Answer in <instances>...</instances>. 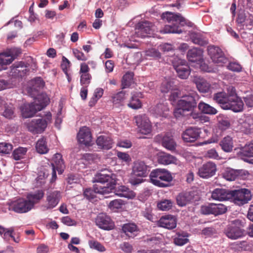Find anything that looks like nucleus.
<instances>
[{"instance_id":"4468645a","label":"nucleus","mask_w":253,"mask_h":253,"mask_svg":"<svg viewBox=\"0 0 253 253\" xmlns=\"http://www.w3.org/2000/svg\"><path fill=\"white\" fill-rule=\"evenodd\" d=\"M132 171L136 176L145 177L149 173V167L144 161L137 160L133 163Z\"/></svg>"},{"instance_id":"a878e982","label":"nucleus","mask_w":253,"mask_h":253,"mask_svg":"<svg viewBox=\"0 0 253 253\" xmlns=\"http://www.w3.org/2000/svg\"><path fill=\"white\" fill-rule=\"evenodd\" d=\"M10 70V75L15 77H22L28 72L27 67L22 62L15 63L11 66Z\"/></svg>"},{"instance_id":"9d476101","label":"nucleus","mask_w":253,"mask_h":253,"mask_svg":"<svg viewBox=\"0 0 253 253\" xmlns=\"http://www.w3.org/2000/svg\"><path fill=\"white\" fill-rule=\"evenodd\" d=\"M33 204L26 198L19 199L12 202L9 206V210L17 213H26L33 209Z\"/></svg>"},{"instance_id":"2f4dec72","label":"nucleus","mask_w":253,"mask_h":253,"mask_svg":"<svg viewBox=\"0 0 253 253\" xmlns=\"http://www.w3.org/2000/svg\"><path fill=\"white\" fill-rule=\"evenodd\" d=\"M122 230L129 238H134L138 232L137 226L134 223L125 224L122 227Z\"/></svg>"},{"instance_id":"72a5a7b5","label":"nucleus","mask_w":253,"mask_h":253,"mask_svg":"<svg viewBox=\"0 0 253 253\" xmlns=\"http://www.w3.org/2000/svg\"><path fill=\"white\" fill-rule=\"evenodd\" d=\"M158 161L161 164L168 165L171 164H176L177 160L175 157L169 154L162 153L159 156Z\"/></svg>"},{"instance_id":"c03bdc74","label":"nucleus","mask_w":253,"mask_h":253,"mask_svg":"<svg viewBox=\"0 0 253 253\" xmlns=\"http://www.w3.org/2000/svg\"><path fill=\"white\" fill-rule=\"evenodd\" d=\"M27 152V149L26 148L19 147L13 151L12 156L15 160H20L25 158Z\"/></svg>"},{"instance_id":"7c9ffc66","label":"nucleus","mask_w":253,"mask_h":253,"mask_svg":"<svg viewBox=\"0 0 253 253\" xmlns=\"http://www.w3.org/2000/svg\"><path fill=\"white\" fill-rule=\"evenodd\" d=\"M115 193L116 195L127 199H132L135 196V194L133 191L123 185L119 186L115 190Z\"/></svg>"},{"instance_id":"3c124183","label":"nucleus","mask_w":253,"mask_h":253,"mask_svg":"<svg viewBox=\"0 0 253 253\" xmlns=\"http://www.w3.org/2000/svg\"><path fill=\"white\" fill-rule=\"evenodd\" d=\"M191 39L193 43L200 45L207 44V41L202 36L198 33H193L191 35Z\"/></svg>"},{"instance_id":"f03ea898","label":"nucleus","mask_w":253,"mask_h":253,"mask_svg":"<svg viewBox=\"0 0 253 253\" xmlns=\"http://www.w3.org/2000/svg\"><path fill=\"white\" fill-rule=\"evenodd\" d=\"M162 18L170 24L167 25L164 29L161 30L163 34L176 33L180 34L182 32L179 26H183L186 24L185 19L179 13L174 14L170 12L163 13L161 16Z\"/></svg>"},{"instance_id":"c9c22d12","label":"nucleus","mask_w":253,"mask_h":253,"mask_svg":"<svg viewBox=\"0 0 253 253\" xmlns=\"http://www.w3.org/2000/svg\"><path fill=\"white\" fill-rule=\"evenodd\" d=\"M241 125L240 129L245 133H249L253 130V117L248 116L243 122H240Z\"/></svg>"},{"instance_id":"393cba45","label":"nucleus","mask_w":253,"mask_h":253,"mask_svg":"<svg viewBox=\"0 0 253 253\" xmlns=\"http://www.w3.org/2000/svg\"><path fill=\"white\" fill-rule=\"evenodd\" d=\"M61 198V193L58 191L49 192L47 194V209H53L58 204Z\"/></svg>"},{"instance_id":"2eb2a0df","label":"nucleus","mask_w":253,"mask_h":253,"mask_svg":"<svg viewBox=\"0 0 253 253\" xmlns=\"http://www.w3.org/2000/svg\"><path fill=\"white\" fill-rule=\"evenodd\" d=\"M152 28V23L147 21H141L136 25L135 34L138 37L145 38L151 34Z\"/></svg>"},{"instance_id":"e2e57ef3","label":"nucleus","mask_w":253,"mask_h":253,"mask_svg":"<svg viewBox=\"0 0 253 253\" xmlns=\"http://www.w3.org/2000/svg\"><path fill=\"white\" fill-rule=\"evenodd\" d=\"M205 157L209 159L219 160L220 157L215 149H211L208 150L205 153Z\"/></svg>"},{"instance_id":"774afa93","label":"nucleus","mask_w":253,"mask_h":253,"mask_svg":"<svg viewBox=\"0 0 253 253\" xmlns=\"http://www.w3.org/2000/svg\"><path fill=\"white\" fill-rule=\"evenodd\" d=\"M73 52L74 56L79 60L86 61L87 59V57L84 53L77 49H74Z\"/></svg>"},{"instance_id":"e433bc0d","label":"nucleus","mask_w":253,"mask_h":253,"mask_svg":"<svg viewBox=\"0 0 253 253\" xmlns=\"http://www.w3.org/2000/svg\"><path fill=\"white\" fill-rule=\"evenodd\" d=\"M53 161L59 174H62L64 171L65 168V165L63 162V160L62 158V155L59 153H56L54 155L53 158Z\"/></svg>"},{"instance_id":"f257e3e1","label":"nucleus","mask_w":253,"mask_h":253,"mask_svg":"<svg viewBox=\"0 0 253 253\" xmlns=\"http://www.w3.org/2000/svg\"><path fill=\"white\" fill-rule=\"evenodd\" d=\"M116 175L111 172L104 170L97 173L95 177L96 183L93 185L98 194L105 195L111 193L116 185Z\"/></svg>"},{"instance_id":"de8ad7c7","label":"nucleus","mask_w":253,"mask_h":253,"mask_svg":"<svg viewBox=\"0 0 253 253\" xmlns=\"http://www.w3.org/2000/svg\"><path fill=\"white\" fill-rule=\"evenodd\" d=\"M144 56L147 59L151 58L158 59L161 57V55L157 49L151 48L144 51Z\"/></svg>"},{"instance_id":"5701e85b","label":"nucleus","mask_w":253,"mask_h":253,"mask_svg":"<svg viewBox=\"0 0 253 253\" xmlns=\"http://www.w3.org/2000/svg\"><path fill=\"white\" fill-rule=\"evenodd\" d=\"M231 190L217 188L211 193V198L217 201H227L232 198Z\"/></svg>"},{"instance_id":"0e129e2a","label":"nucleus","mask_w":253,"mask_h":253,"mask_svg":"<svg viewBox=\"0 0 253 253\" xmlns=\"http://www.w3.org/2000/svg\"><path fill=\"white\" fill-rule=\"evenodd\" d=\"M201 212L205 215L213 214L212 203L202 206L201 208Z\"/></svg>"},{"instance_id":"f3484780","label":"nucleus","mask_w":253,"mask_h":253,"mask_svg":"<svg viewBox=\"0 0 253 253\" xmlns=\"http://www.w3.org/2000/svg\"><path fill=\"white\" fill-rule=\"evenodd\" d=\"M169 108L167 103L158 104L150 110V113L156 118H166L168 117Z\"/></svg>"},{"instance_id":"49530a36","label":"nucleus","mask_w":253,"mask_h":253,"mask_svg":"<svg viewBox=\"0 0 253 253\" xmlns=\"http://www.w3.org/2000/svg\"><path fill=\"white\" fill-rule=\"evenodd\" d=\"M88 243L89 248L92 250H94L101 253L104 252L106 250L105 247L96 240H90L88 241Z\"/></svg>"},{"instance_id":"c85d7f7f","label":"nucleus","mask_w":253,"mask_h":253,"mask_svg":"<svg viewBox=\"0 0 253 253\" xmlns=\"http://www.w3.org/2000/svg\"><path fill=\"white\" fill-rule=\"evenodd\" d=\"M245 171L243 170H235L233 169H227L223 173L224 178L228 181L235 180L242 174H245Z\"/></svg>"},{"instance_id":"4c0bfd02","label":"nucleus","mask_w":253,"mask_h":253,"mask_svg":"<svg viewBox=\"0 0 253 253\" xmlns=\"http://www.w3.org/2000/svg\"><path fill=\"white\" fill-rule=\"evenodd\" d=\"M162 145L168 150L173 151L175 149L176 144L172 136L167 134L164 136L162 140Z\"/></svg>"},{"instance_id":"b1692460","label":"nucleus","mask_w":253,"mask_h":253,"mask_svg":"<svg viewBox=\"0 0 253 253\" xmlns=\"http://www.w3.org/2000/svg\"><path fill=\"white\" fill-rule=\"evenodd\" d=\"M227 91V93L223 91L215 93L213 98V100L224 110L226 108V105L229 102V97H230V91H228V88Z\"/></svg>"},{"instance_id":"8fccbe9b","label":"nucleus","mask_w":253,"mask_h":253,"mask_svg":"<svg viewBox=\"0 0 253 253\" xmlns=\"http://www.w3.org/2000/svg\"><path fill=\"white\" fill-rule=\"evenodd\" d=\"M213 214L218 215L226 212L227 211V207L222 204L212 203Z\"/></svg>"},{"instance_id":"680f3d73","label":"nucleus","mask_w":253,"mask_h":253,"mask_svg":"<svg viewBox=\"0 0 253 253\" xmlns=\"http://www.w3.org/2000/svg\"><path fill=\"white\" fill-rule=\"evenodd\" d=\"M81 85L87 87L90 83L91 76L90 74H80Z\"/></svg>"},{"instance_id":"6ab92c4d","label":"nucleus","mask_w":253,"mask_h":253,"mask_svg":"<svg viewBox=\"0 0 253 253\" xmlns=\"http://www.w3.org/2000/svg\"><path fill=\"white\" fill-rule=\"evenodd\" d=\"M195 194L194 192H182L179 193L176 198L177 205L184 207L195 201Z\"/></svg>"},{"instance_id":"f704fd0d","label":"nucleus","mask_w":253,"mask_h":253,"mask_svg":"<svg viewBox=\"0 0 253 253\" xmlns=\"http://www.w3.org/2000/svg\"><path fill=\"white\" fill-rule=\"evenodd\" d=\"M197 89L203 93L208 92L211 89V84L203 78H197L194 80Z\"/></svg>"},{"instance_id":"bf43d9fd","label":"nucleus","mask_w":253,"mask_h":253,"mask_svg":"<svg viewBox=\"0 0 253 253\" xmlns=\"http://www.w3.org/2000/svg\"><path fill=\"white\" fill-rule=\"evenodd\" d=\"M128 106L132 109H137L141 107V103L134 94L131 96Z\"/></svg>"},{"instance_id":"dca6fc26","label":"nucleus","mask_w":253,"mask_h":253,"mask_svg":"<svg viewBox=\"0 0 253 253\" xmlns=\"http://www.w3.org/2000/svg\"><path fill=\"white\" fill-rule=\"evenodd\" d=\"M185 63V61L180 59H178L177 63L172 62L173 67L176 70L178 76L182 79H187L190 73L189 67Z\"/></svg>"},{"instance_id":"a19ab883","label":"nucleus","mask_w":253,"mask_h":253,"mask_svg":"<svg viewBox=\"0 0 253 253\" xmlns=\"http://www.w3.org/2000/svg\"><path fill=\"white\" fill-rule=\"evenodd\" d=\"M30 89L32 91H38L43 87L44 82L41 77H37L30 81Z\"/></svg>"},{"instance_id":"9b49d317","label":"nucleus","mask_w":253,"mask_h":253,"mask_svg":"<svg viewBox=\"0 0 253 253\" xmlns=\"http://www.w3.org/2000/svg\"><path fill=\"white\" fill-rule=\"evenodd\" d=\"M134 120L140 133L148 134L152 131L151 123L145 114H140L134 117Z\"/></svg>"},{"instance_id":"473e14b6","label":"nucleus","mask_w":253,"mask_h":253,"mask_svg":"<svg viewBox=\"0 0 253 253\" xmlns=\"http://www.w3.org/2000/svg\"><path fill=\"white\" fill-rule=\"evenodd\" d=\"M202 51L198 48H193L188 50L187 54L188 60L191 62L200 61L201 59Z\"/></svg>"},{"instance_id":"423d86ee","label":"nucleus","mask_w":253,"mask_h":253,"mask_svg":"<svg viewBox=\"0 0 253 253\" xmlns=\"http://www.w3.org/2000/svg\"><path fill=\"white\" fill-rule=\"evenodd\" d=\"M51 114L48 112L44 118L34 119L27 124L28 130L34 134L42 133L51 121Z\"/></svg>"},{"instance_id":"39448f33","label":"nucleus","mask_w":253,"mask_h":253,"mask_svg":"<svg viewBox=\"0 0 253 253\" xmlns=\"http://www.w3.org/2000/svg\"><path fill=\"white\" fill-rule=\"evenodd\" d=\"M151 182L160 187H167L172 180L170 173L165 169H157L152 170L150 174Z\"/></svg>"},{"instance_id":"aec40b11","label":"nucleus","mask_w":253,"mask_h":253,"mask_svg":"<svg viewBox=\"0 0 253 253\" xmlns=\"http://www.w3.org/2000/svg\"><path fill=\"white\" fill-rule=\"evenodd\" d=\"M78 141L80 143L85 146L90 145L92 141V136L89 129L86 126L81 128L77 135Z\"/></svg>"},{"instance_id":"c756f323","label":"nucleus","mask_w":253,"mask_h":253,"mask_svg":"<svg viewBox=\"0 0 253 253\" xmlns=\"http://www.w3.org/2000/svg\"><path fill=\"white\" fill-rule=\"evenodd\" d=\"M219 145L223 151L227 153L231 152L234 147L233 138L229 135L225 136L220 142Z\"/></svg>"},{"instance_id":"7ed1b4c3","label":"nucleus","mask_w":253,"mask_h":253,"mask_svg":"<svg viewBox=\"0 0 253 253\" xmlns=\"http://www.w3.org/2000/svg\"><path fill=\"white\" fill-rule=\"evenodd\" d=\"M197 94L192 91L183 95L177 102V108L174 111V115L179 118L185 115V112H192L197 106Z\"/></svg>"},{"instance_id":"052dcab7","label":"nucleus","mask_w":253,"mask_h":253,"mask_svg":"<svg viewBox=\"0 0 253 253\" xmlns=\"http://www.w3.org/2000/svg\"><path fill=\"white\" fill-rule=\"evenodd\" d=\"M12 149V145L9 143H0V153L9 154Z\"/></svg>"},{"instance_id":"4be33fe9","label":"nucleus","mask_w":253,"mask_h":253,"mask_svg":"<svg viewBox=\"0 0 253 253\" xmlns=\"http://www.w3.org/2000/svg\"><path fill=\"white\" fill-rule=\"evenodd\" d=\"M158 226L168 229H172L176 226L175 218L171 215L163 216L158 221Z\"/></svg>"},{"instance_id":"20e7f679","label":"nucleus","mask_w":253,"mask_h":253,"mask_svg":"<svg viewBox=\"0 0 253 253\" xmlns=\"http://www.w3.org/2000/svg\"><path fill=\"white\" fill-rule=\"evenodd\" d=\"M49 99L46 96L38 95L34 101L31 103H24L20 109L23 118H28L33 117L38 111L44 108L48 104Z\"/></svg>"},{"instance_id":"09e8293b","label":"nucleus","mask_w":253,"mask_h":253,"mask_svg":"<svg viewBox=\"0 0 253 253\" xmlns=\"http://www.w3.org/2000/svg\"><path fill=\"white\" fill-rule=\"evenodd\" d=\"M112 102L114 104H119L126 98V92L121 90L116 93L113 94L112 96Z\"/></svg>"},{"instance_id":"5fc2aeb1","label":"nucleus","mask_w":253,"mask_h":253,"mask_svg":"<svg viewBox=\"0 0 253 253\" xmlns=\"http://www.w3.org/2000/svg\"><path fill=\"white\" fill-rule=\"evenodd\" d=\"M173 205V202L170 200H164L158 204V207L162 211H168Z\"/></svg>"},{"instance_id":"6e6552de","label":"nucleus","mask_w":253,"mask_h":253,"mask_svg":"<svg viewBox=\"0 0 253 253\" xmlns=\"http://www.w3.org/2000/svg\"><path fill=\"white\" fill-rule=\"evenodd\" d=\"M20 53L21 50L15 47L7 49L5 51L0 53V71L5 70L7 65L10 64Z\"/></svg>"},{"instance_id":"6e6d98bb","label":"nucleus","mask_w":253,"mask_h":253,"mask_svg":"<svg viewBox=\"0 0 253 253\" xmlns=\"http://www.w3.org/2000/svg\"><path fill=\"white\" fill-rule=\"evenodd\" d=\"M124 205L123 200L121 199H115L111 201L108 207L112 211L121 209Z\"/></svg>"},{"instance_id":"338daca9","label":"nucleus","mask_w":253,"mask_h":253,"mask_svg":"<svg viewBox=\"0 0 253 253\" xmlns=\"http://www.w3.org/2000/svg\"><path fill=\"white\" fill-rule=\"evenodd\" d=\"M227 68L232 71L236 72H240L242 69L241 65L237 62L230 63L227 66Z\"/></svg>"},{"instance_id":"f8f14e48","label":"nucleus","mask_w":253,"mask_h":253,"mask_svg":"<svg viewBox=\"0 0 253 253\" xmlns=\"http://www.w3.org/2000/svg\"><path fill=\"white\" fill-rule=\"evenodd\" d=\"M208 53L212 61L219 66H222L225 63L227 59L224 56L222 50L218 47L212 45L208 47Z\"/></svg>"},{"instance_id":"1a4fd4ad","label":"nucleus","mask_w":253,"mask_h":253,"mask_svg":"<svg viewBox=\"0 0 253 253\" xmlns=\"http://www.w3.org/2000/svg\"><path fill=\"white\" fill-rule=\"evenodd\" d=\"M233 202L236 205L242 206L248 203L252 199V195L250 190L243 188L238 190H231Z\"/></svg>"},{"instance_id":"69168bd1","label":"nucleus","mask_w":253,"mask_h":253,"mask_svg":"<svg viewBox=\"0 0 253 253\" xmlns=\"http://www.w3.org/2000/svg\"><path fill=\"white\" fill-rule=\"evenodd\" d=\"M152 208L150 207L146 208L142 211L141 213L142 215L147 219L153 221L154 219V216L152 213Z\"/></svg>"},{"instance_id":"ea45409f","label":"nucleus","mask_w":253,"mask_h":253,"mask_svg":"<svg viewBox=\"0 0 253 253\" xmlns=\"http://www.w3.org/2000/svg\"><path fill=\"white\" fill-rule=\"evenodd\" d=\"M198 108L204 114L215 115L217 113L215 108L202 101L199 103Z\"/></svg>"},{"instance_id":"412c9836","label":"nucleus","mask_w":253,"mask_h":253,"mask_svg":"<svg viewBox=\"0 0 253 253\" xmlns=\"http://www.w3.org/2000/svg\"><path fill=\"white\" fill-rule=\"evenodd\" d=\"M96 225L100 228L110 230L113 228L114 224L112 222L110 218L107 215L99 214L96 219Z\"/></svg>"},{"instance_id":"4d7b16f0","label":"nucleus","mask_w":253,"mask_h":253,"mask_svg":"<svg viewBox=\"0 0 253 253\" xmlns=\"http://www.w3.org/2000/svg\"><path fill=\"white\" fill-rule=\"evenodd\" d=\"M242 153L247 157H253V140L247 144L242 149Z\"/></svg>"},{"instance_id":"13d9d810","label":"nucleus","mask_w":253,"mask_h":253,"mask_svg":"<svg viewBox=\"0 0 253 253\" xmlns=\"http://www.w3.org/2000/svg\"><path fill=\"white\" fill-rule=\"evenodd\" d=\"M187 236L177 234V236L174 239V243L175 245L178 246H183L188 242V239L187 238Z\"/></svg>"},{"instance_id":"a211bd4d","label":"nucleus","mask_w":253,"mask_h":253,"mask_svg":"<svg viewBox=\"0 0 253 253\" xmlns=\"http://www.w3.org/2000/svg\"><path fill=\"white\" fill-rule=\"evenodd\" d=\"M200 129L197 127H190L183 132L182 137L185 142H193L200 137Z\"/></svg>"},{"instance_id":"a18cd8bd","label":"nucleus","mask_w":253,"mask_h":253,"mask_svg":"<svg viewBox=\"0 0 253 253\" xmlns=\"http://www.w3.org/2000/svg\"><path fill=\"white\" fill-rule=\"evenodd\" d=\"M133 75L131 72H128L124 75L122 80V89L128 87L133 83Z\"/></svg>"},{"instance_id":"37998d69","label":"nucleus","mask_w":253,"mask_h":253,"mask_svg":"<svg viewBox=\"0 0 253 253\" xmlns=\"http://www.w3.org/2000/svg\"><path fill=\"white\" fill-rule=\"evenodd\" d=\"M14 231V229L13 227L6 228L0 225V235L6 241L10 240V237H12Z\"/></svg>"},{"instance_id":"ddd939ff","label":"nucleus","mask_w":253,"mask_h":253,"mask_svg":"<svg viewBox=\"0 0 253 253\" xmlns=\"http://www.w3.org/2000/svg\"><path fill=\"white\" fill-rule=\"evenodd\" d=\"M216 171V165L213 162H208L199 169L198 175L202 178H209L213 176Z\"/></svg>"},{"instance_id":"58836bf2","label":"nucleus","mask_w":253,"mask_h":253,"mask_svg":"<svg viewBox=\"0 0 253 253\" xmlns=\"http://www.w3.org/2000/svg\"><path fill=\"white\" fill-rule=\"evenodd\" d=\"M43 195L44 193L42 190H38L35 193L28 194L26 198L28 201L33 203V207H34L35 205L39 202L43 198Z\"/></svg>"},{"instance_id":"0eeeda50","label":"nucleus","mask_w":253,"mask_h":253,"mask_svg":"<svg viewBox=\"0 0 253 253\" xmlns=\"http://www.w3.org/2000/svg\"><path fill=\"white\" fill-rule=\"evenodd\" d=\"M228 91H230V97L225 110H231L236 113L242 112L244 108V103L241 98L237 96L235 87L229 86Z\"/></svg>"},{"instance_id":"603ef678","label":"nucleus","mask_w":253,"mask_h":253,"mask_svg":"<svg viewBox=\"0 0 253 253\" xmlns=\"http://www.w3.org/2000/svg\"><path fill=\"white\" fill-rule=\"evenodd\" d=\"M173 82L171 81L165 80L161 86V91L163 93H167L174 89Z\"/></svg>"},{"instance_id":"864d4df0","label":"nucleus","mask_w":253,"mask_h":253,"mask_svg":"<svg viewBox=\"0 0 253 253\" xmlns=\"http://www.w3.org/2000/svg\"><path fill=\"white\" fill-rule=\"evenodd\" d=\"M3 111L2 112V115L5 118L8 119H11L14 116V107L11 104L8 105L6 104L3 107Z\"/></svg>"},{"instance_id":"79ce46f5","label":"nucleus","mask_w":253,"mask_h":253,"mask_svg":"<svg viewBox=\"0 0 253 253\" xmlns=\"http://www.w3.org/2000/svg\"><path fill=\"white\" fill-rule=\"evenodd\" d=\"M36 149L40 154H43L48 152V148L47 147L45 139L44 137H42L38 140Z\"/></svg>"},{"instance_id":"bb28decb","label":"nucleus","mask_w":253,"mask_h":253,"mask_svg":"<svg viewBox=\"0 0 253 253\" xmlns=\"http://www.w3.org/2000/svg\"><path fill=\"white\" fill-rule=\"evenodd\" d=\"M225 233L229 238L236 240L245 235V230L240 228V227L229 226L225 230Z\"/></svg>"},{"instance_id":"cd10ccee","label":"nucleus","mask_w":253,"mask_h":253,"mask_svg":"<svg viewBox=\"0 0 253 253\" xmlns=\"http://www.w3.org/2000/svg\"><path fill=\"white\" fill-rule=\"evenodd\" d=\"M96 142L100 148L104 150H109L112 148L113 143L112 138L107 135H100L98 136Z\"/></svg>"}]
</instances>
